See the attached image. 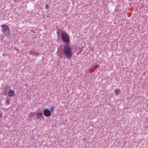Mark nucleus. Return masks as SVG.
I'll list each match as a JSON object with an SVG mask.
<instances>
[{
	"label": "nucleus",
	"mask_w": 148,
	"mask_h": 148,
	"mask_svg": "<svg viewBox=\"0 0 148 148\" xmlns=\"http://www.w3.org/2000/svg\"><path fill=\"white\" fill-rule=\"evenodd\" d=\"M63 53L67 58L71 59L72 55V49L69 44H66L64 45L63 48Z\"/></svg>",
	"instance_id": "nucleus-1"
},
{
	"label": "nucleus",
	"mask_w": 148,
	"mask_h": 148,
	"mask_svg": "<svg viewBox=\"0 0 148 148\" xmlns=\"http://www.w3.org/2000/svg\"><path fill=\"white\" fill-rule=\"evenodd\" d=\"M2 32L6 36H9L10 35V28L8 26L5 24L2 25L1 26Z\"/></svg>",
	"instance_id": "nucleus-2"
},
{
	"label": "nucleus",
	"mask_w": 148,
	"mask_h": 148,
	"mask_svg": "<svg viewBox=\"0 0 148 148\" xmlns=\"http://www.w3.org/2000/svg\"><path fill=\"white\" fill-rule=\"evenodd\" d=\"M61 37L63 41L64 42L69 43L70 42L69 36L67 33L63 32L61 34Z\"/></svg>",
	"instance_id": "nucleus-3"
},
{
	"label": "nucleus",
	"mask_w": 148,
	"mask_h": 148,
	"mask_svg": "<svg viewBox=\"0 0 148 148\" xmlns=\"http://www.w3.org/2000/svg\"><path fill=\"white\" fill-rule=\"evenodd\" d=\"M43 114L46 117H49L51 114V111L48 109H45L43 110Z\"/></svg>",
	"instance_id": "nucleus-4"
},
{
	"label": "nucleus",
	"mask_w": 148,
	"mask_h": 148,
	"mask_svg": "<svg viewBox=\"0 0 148 148\" xmlns=\"http://www.w3.org/2000/svg\"><path fill=\"white\" fill-rule=\"evenodd\" d=\"M8 95L10 97H12L14 95V92L13 90H10L8 92Z\"/></svg>",
	"instance_id": "nucleus-5"
},
{
	"label": "nucleus",
	"mask_w": 148,
	"mask_h": 148,
	"mask_svg": "<svg viewBox=\"0 0 148 148\" xmlns=\"http://www.w3.org/2000/svg\"><path fill=\"white\" fill-rule=\"evenodd\" d=\"M36 114L37 116V119L38 118L39 119H41L43 115L42 111H41L40 112L37 113Z\"/></svg>",
	"instance_id": "nucleus-6"
},
{
	"label": "nucleus",
	"mask_w": 148,
	"mask_h": 148,
	"mask_svg": "<svg viewBox=\"0 0 148 148\" xmlns=\"http://www.w3.org/2000/svg\"><path fill=\"white\" fill-rule=\"evenodd\" d=\"M119 91L120 90L119 89H116L115 92V94L116 95L117 94Z\"/></svg>",
	"instance_id": "nucleus-7"
},
{
	"label": "nucleus",
	"mask_w": 148,
	"mask_h": 148,
	"mask_svg": "<svg viewBox=\"0 0 148 148\" xmlns=\"http://www.w3.org/2000/svg\"><path fill=\"white\" fill-rule=\"evenodd\" d=\"M54 107H51V108L50 110H51V111H53L54 110Z\"/></svg>",
	"instance_id": "nucleus-8"
},
{
	"label": "nucleus",
	"mask_w": 148,
	"mask_h": 148,
	"mask_svg": "<svg viewBox=\"0 0 148 148\" xmlns=\"http://www.w3.org/2000/svg\"><path fill=\"white\" fill-rule=\"evenodd\" d=\"M5 103L8 105L9 104H10V103H9V101H8V100H6L5 101Z\"/></svg>",
	"instance_id": "nucleus-9"
},
{
	"label": "nucleus",
	"mask_w": 148,
	"mask_h": 148,
	"mask_svg": "<svg viewBox=\"0 0 148 148\" xmlns=\"http://www.w3.org/2000/svg\"><path fill=\"white\" fill-rule=\"evenodd\" d=\"M45 7L46 8H49V6L47 4L45 5Z\"/></svg>",
	"instance_id": "nucleus-10"
},
{
	"label": "nucleus",
	"mask_w": 148,
	"mask_h": 148,
	"mask_svg": "<svg viewBox=\"0 0 148 148\" xmlns=\"http://www.w3.org/2000/svg\"><path fill=\"white\" fill-rule=\"evenodd\" d=\"M118 11V9H116L115 10V12H117V11Z\"/></svg>",
	"instance_id": "nucleus-11"
},
{
	"label": "nucleus",
	"mask_w": 148,
	"mask_h": 148,
	"mask_svg": "<svg viewBox=\"0 0 148 148\" xmlns=\"http://www.w3.org/2000/svg\"><path fill=\"white\" fill-rule=\"evenodd\" d=\"M2 105V104L0 102V108L1 106Z\"/></svg>",
	"instance_id": "nucleus-12"
},
{
	"label": "nucleus",
	"mask_w": 148,
	"mask_h": 148,
	"mask_svg": "<svg viewBox=\"0 0 148 148\" xmlns=\"http://www.w3.org/2000/svg\"><path fill=\"white\" fill-rule=\"evenodd\" d=\"M2 116V114L1 113H0V118H1V117Z\"/></svg>",
	"instance_id": "nucleus-13"
},
{
	"label": "nucleus",
	"mask_w": 148,
	"mask_h": 148,
	"mask_svg": "<svg viewBox=\"0 0 148 148\" xmlns=\"http://www.w3.org/2000/svg\"><path fill=\"white\" fill-rule=\"evenodd\" d=\"M29 54H30V55H31V54H32V53H31V52H30V53H29Z\"/></svg>",
	"instance_id": "nucleus-14"
}]
</instances>
